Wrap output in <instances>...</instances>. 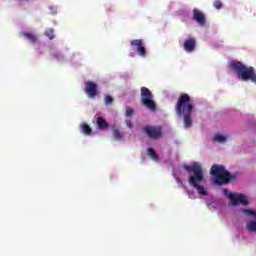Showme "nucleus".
<instances>
[{"mask_svg":"<svg viewBox=\"0 0 256 256\" xmlns=\"http://www.w3.org/2000/svg\"><path fill=\"white\" fill-rule=\"evenodd\" d=\"M44 35L48 37V39L53 40L55 39V30H53V28H48L45 31Z\"/></svg>","mask_w":256,"mask_h":256,"instance_id":"20","label":"nucleus"},{"mask_svg":"<svg viewBox=\"0 0 256 256\" xmlns=\"http://www.w3.org/2000/svg\"><path fill=\"white\" fill-rule=\"evenodd\" d=\"M213 5L215 9H221L223 7V3L221 2V0H216Z\"/></svg>","mask_w":256,"mask_h":256,"instance_id":"24","label":"nucleus"},{"mask_svg":"<svg viewBox=\"0 0 256 256\" xmlns=\"http://www.w3.org/2000/svg\"><path fill=\"white\" fill-rule=\"evenodd\" d=\"M85 87V93L90 99H94V97H97V95H99V86L97 85V83L87 81L85 83Z\"/></svg>","mask_w":256,"mask_h":256,"instance_id":"9","label":"nucleus"},{"mask_svg":"<svg viewBox=\"0 0 256 256\" xmlns=\"http://www.w3.org/2000/svg\"><path fill=\"white\" fill-rule=\"evenodd\" d=\"M104 102H105V105H111V103H113V97H111L109 95H105Z\"/></svg>","mask_w":256,"mask_h":256,"instance_id":"22","label":"nucleus"},{"mask_svg":"<svg viewBox=\"0 0 256 256\" xmlns=\"http://www.w3.org/2000/svg\"><path fill=\"white\" fill-rule=\"evenodd\" d=\"M183 47L184 51H187V53H193L195 47H197V40H195V38H188L184 41Z\"/></svg>","mask_w":256,"mask_h":256,"instance_id":"12","label":"nucleus"},{"mask_svg":"<svg viewBox=\"0 0 256 256\" xmlns=\"http://www.w3.org/2000/svg\"><path fill=\"white\" fill-rule=\"evenodd\" d=\"M224 195L228 197L231 201V205L234 207H237V205H244V207H247L249 205V201L247 200V196L243 194H235L233 192H229V190L224 189L223 190Z\"/></svg>","mask_w":256,"mask_h":256,"instance_id":"7","label":"nucleus"},{"mask_svg":"<svg viewBox=\"0 0 256 256\" xmlns=\"http://www.w3.org/2000/svg\"><path fill=\"white\" fill-rule=\"evenodd\" d=\"M230 69H232L242 81H251L256 84V74L253 66L247 67L242 62H231Z\"/></svg>","mask_w":256,"mask_h":256,"instance_id":"4","label":"nucleus"},{"mask_svg":"<svg viewBox=\"0 0 256 256\" xmlns=\"http://www.w3.org/2000/svg\"><path fill=\"white\" fill-rule=\"evenodd\" d=\"M246 228L250 231V233H256V221H249L246 224Z\"/></svg>","mask_w":256,"mask_h":256,"instance_id":"19","label":"nucleus"},{"mask_svg":"<svg viewBox=\"0 0 256 256\" xmlns=\"http://www.w3.org/2000/svg\"><path fill=\"white\" fill-rule=\"evenodd\" d=\"M113 137L116 141H121L123 139V133L117 128H113Z\"/></svg>","mask_w":256,"mask_h":256,"instance_id":"18","label":"nucleus"},{"mask_svg":"<svg viewBox=\"0 0 256 256\" xmlns=\"http://www.w3.org/2000/svg\"><path fill=\"white\" fill-rule=\"evenodd\" d=\"M142 131L149 137V139H161L163 137V130L159 126H145Z\"/></svg>","mask_w":256,"mask_h":256,"instance_id":"8","label":"nucleus"},{"mask_svg":"<svg viewBox=\"0 0 256 256\" xmlns=\"http://www.w3.org/2000/svg\"><path fill=\"white\" fill-rule=\"evenodd\" d=\"M80 131L84 135H88V136L91 135V133H93V130L91 129V126H89L87 123H82L80 125Z\"/></svg>","mask_w":256,"mask_h":256,"instance_id":"13","label":"nucleus"},{"mask_svg":"<svg viewBox=\"0 0 256 256\" xmlns=\"http://www.w3.org/2000/svg\"><path fill=\"white\" fill-rule=\"evenodd\" d=\"M148 157L152 158L153 161H159V156L157 155V152H155V149L149 147L147 149Z\"/></svg>","mask_w":256,"mask_h":256,"instance_id":"16","label":"nucleus"},{"mask_svg":"<svg viewBox=\"0 0 256 256\" xmlns=\"http://www.w3.org/2000/svg\"><path fill=\"white\" fill-rule=\"evenodd\" d=\"M125 123H126L127 127H129V129L133 128V123L131 122V120H126Z\"/></svg>","mask_w":256,"mask_h":256,"instance_id":"25","label":"nucleus"},{"mask_svg":"<svg viewBox=\"0 0 256 256\" xmlns=\"http://www.w3.org/2000/svg\"><path fill=\"white\" fill-rule=\"evenodd\" d=\"M210 174L214 177V183L216 185H227L229 182L235 179V175L230 174L225 166L214 164L210 169Z\"/></svg>","mask_w":256,"mask_h":256,"instance_id":"5","label":"nucleus"},{"mask_svg":"<svg viewBox=\"0 0 256 256\" xmlns=\"http://www.w3.org/2000/svg\"><path fill=\"white\" fill-rule=\"evenodd\" d=\"M96 124L98 129H101V130L107 129V127H109V123H107V121H105L103 117H98L96 120Z\"/></svg>","mask_w":256,"mask_h":256,"instance_id":"14","label":"nucleus"},{"mask_svg":"<svg viewBox=\"0 0 256 256\" xmlns=\"http://www.w3.org/2000/svg\"><path fill=\"white\" fill-rule=\"evenodd\" d=\"M183 169L190 174L188 179V185L196 189L199 195H207V190L201 185L205 181V174L203 173V167L199 162H193L191 165H184Z\"/></svg>","mask_w":256,"mask_h":256,"instance_id":"2","label":"nucleus"},{"mask_svg":"<svg viewBox=\"0 0 256 256\" xmlns=\"http://www.w3.org/2000/svg\"><path fill=\"white\" fill-rule=\"evenodd\" d=\"M130 45L131 47L136 48V51L140 57H145L147 55V50L145 49V44H143L142 39L132 40Z\"/></svg>","mask_w":256,"mask_h":256,"instance_id":"11","label":"nucleus"},{"mask_svg":"<svg viewBox=\"0 0 256 256\" xmlns=\"http://www.w3.org/2000/svg\"><path fill=\"white\" fill-rule=\"evenodd\" d=\"M135 115V110H133V108H126V117H132Z\"/></svg>","mask_w":256,"mask_h":256,"instance_id":"23","label":"nucleus"},{"mask_svg":"<svg viewBox=\"0 0 256 256\" xmlns=\"http://www.w3.org/2000/svg\"><path fill=\"white\" fill-rule=\"evenodd\" d=\"M23 36L25 37V39L30 41V43H35L37 41V35L33 33L23 32Z\"/></svg>","mask_w":256,"mask_h":256,"instance_id":"15","label":"nucleus"},{"mask_svg":"<svg viewBox=\"0 0 256 256\" xmlns=\"http://www.w3.org/2000/svg\"><path fill=\"white\" fill-rule=\"evenodd\" d=\"M175 113L178 117L183 118L184 129H189L193 127V111L195 105L191 100V96L187 93H182L175 104Z\"/></svg>","mask_w":256,"mask_h":256,"instance_id":"1","label":"nucleus"},{"mask_svg":"<svg viewBox=\"0 0 256 256\" xmlns=\"http://www.w3.org/2000/svg\"><path fill=\"white\" fill-rule=\"evenodd\" d=\"M192 19L200 25V27H205L207 25V18L205 14L197 8H194L192 11Z\"/></svg>","mask_w":256,"mask_h":256,"instance_id":"10","label":"nucleus"},{"mask_svg":"<svg viewBox=\"0 0 256 256\" xmlns=\"http://www.w3.org/2000/svg\"><path fill=\"white\" fill-rule=\"evenodd\" d=\"M141 103L149 111H157V104L153 100V93L147 87H141L140 89Z\"/></svg>","mask_w":256,"mask_h":256,"instance_id":"6","label":"nucleus"},{"mask_svg":"<svg viewBox=\"0 0 256 256\" xmlns=\"http://www.w3.org/2000/svg\"><path fill=\"white\" fill-rule=\"evenodd\" d=\"M242 213H245L246 215H249L251 217H254V219H256V212L251 209H243Z\"/></svg>","mask_w":256,"mask_h":256,"instance_id":"21","label":"nucleus"},{"mask_svg":"<svg viewBox=\"0 0 256 256\" xmlns=\"http://www.w3.org/2000/svg\"><path fill=\"white\" fill-rule=\"evenodd\" d=\"M176 181L178 185H183V180H181V178H176Z\"/></svg>","mask_w":256,"mask_h":256,"instance_id":"26","label":"nucleus"},{"mask_svg":"<svg viewBox=\"0 0 256 256\" xmlns=\"http://www.w3.org/2000/svg\"><path fill=\"white\" fill-rule=\"evenodd\" d=\"M213 141L215 143H225V141H227V136L216 134L213 138Z\"/></svg>","mask_w":256,"mask_h":256,"instance_id":"17","label":"nucleus"},{"mask_svg":"<svg viewBox=\"0 0 256 256\" xmlns=\"http://www.w3.org/2000/svg\"><path fill=\"white\" fill-rule=\"evenodd\" d=\"M230 69H232L242 81H251L256 84V74L253 66L247 67L242 62H231Z\"/></svg>","mask_w":256,"mask_h":256,"instance_id":"3","label":"nucleus"}]
</instances>
